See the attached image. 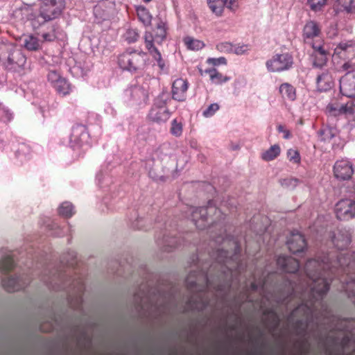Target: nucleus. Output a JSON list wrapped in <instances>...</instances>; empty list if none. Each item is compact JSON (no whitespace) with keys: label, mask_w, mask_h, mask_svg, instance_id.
I'll use <instances>...</instances> for the list:
<instances>
[{"label":"nucleus","mask_w":355,"mask_h":355,"mask_svg":"<svg viewBox=\"0 0 355 355\" xmlns=\"http://www.w3.org/2000/svg\"><path fill=\"white\" fill-rule=\"evenodd\" d=\"M27 150V147L25 145H21L20 148L19 149L17 154H19L20 152H25Z\"/></svg>","instance_id":"680f3d73"},{"label":"nucleus","mask_w":355,"mask_h":355,"mask_svg":"<svg viewBox=\"0 0 355 355\" xmlns=\"http://www.w3.org/2000/svg\"><path fill=\"white\" fill-rule=\"evenodd\" d=\"M144 53L134 51H125L119 57L118 62L123 70L137 71L143 64Z\"/></svg>","instance_id":"423d86ee"},{"label":"nucleus","mask_w":355,"mask_h":355,"mask_svg":"<svg viewBox=\"0 0 355 355\" xmlns=\"http://www.w3.org/2000/svg\"><path fill=\"white\" fill-rule=\"evenodd\" d=\"M289 250L296 254L302 252L306 247V241L299 232H293L287 241Z\"/></svg>","instance_id":"f3484780"},{"label":"nucleus","mask_w":355,"mask_h":355,"mask_svg":"<svg viewBox=\"0 0 355 355\" xmlns=\"http://www.w3.org/2000/svg\"><path fill=\"white\" fill-rule=\"evenodd\" d=\"M313 52L311 54V59L313 65L315 67L322 68L326 65L327 62L328 53L324 48L322 41H319L318 43H312Z\"/></svg>","instance_id":"9b49d317"},{"label":"nucleus","mask_w":355,"mask_h":355,"mask_svg":"<svg viewBox=\"0 0 355 355\" xmlns=\"http://www.w3.org/2000/svg\"><path fill=\"white\" fill-rule=\"evenodd\" d=\"M153 58L157 61V65L162 71L166 69L164 61L162 60L160 52L156 48L149 52Z\"/></svg>","instance_id":"ea45409f"},{"label":"nucleus","mask_w":355,"mask_h":355,"mask_svg":"<svg viewBox=\"0 0 355 355\" xmlns=\"http://www.w3.org/2000/svg\"><path fill=\"white\" fill-rule=\"evenodd\" d=\"M216 49L221 53H232L233 45L227 42H221L216 46Z\"/></svg>","instance_id":"37998d69"},{"label":"nucleus","mask_w":355,"mask_h":355,"mask_svg":"<svg viewBox=\"0 0 355 355\" xmlns=\"http://www.w3.org/2000/svg\"><path fill=\"white\" fill-rule=\"evenodd\" d=\"M48 80L54 86L62 77L56 71H50L47 76Z\"/></svg>","instance_id":"8fccbe9b"},{"label":"nucleus","mask_w":355,"mask_h":355,"mask_svg":"<svg viewBox=\"0 0 355 355\" xmlns=\"http://www.w3.org/2000/svg\"><path fill=\"white\" fill-rule=\"evenodd\" d=\"M317 88L320 92L329 90L334 85V80L331 75L328 71H322L318 74L316 78Z\"/></svg>","instance_id":"5701e85b"},{"label":"nucleus","mask_w":355,"mask_h":355,"mask_svg":"<svg viewBox=\"0 0 355 355\" xmlns=\"http://www.w3.org/2000/svg\"><path fill=\"white\" fill-rule=\"evenodd\" d=\"M338 3L347 12H355V0H338Z\"/></svg>","instance_id":"58836bf2"},{"label":"nucleus","mask_w":355,"mask_h":355,"mask_svg":"<svg viewBox=\"0 0 355 355\" xmlns=\"http://www.w3.org/2000/svg\"><path fill=\"white\" fill-rule=\"evenodd\" d=\"M351 241L350 234L347 230H338L334 234L332 243L338 250L346 249Z\"/></svg>","instance_id":"aec40b11"},{"label":"nucleus","mask_w":355,"mask_h":355,"mask_svg":"<svg viewBox=\"0 0 355 355\" xmlns=\"http://www.w3.org/2000/svg\"><path fill=\"white\" fill-rule=\"evenodd\" d=\"M280 151L279 146L275 144L263 152L261 155V157L263 160L271 161L275 159L280 154Z\"/></svg>","instance_id":"c756f323"},{"label":"nucleus","mask_w":355,"mask_h":355,"mask_svg":"<svg viewBox=\"0 0 355 355\" xmlns=\"http://www.w3.org/2000/svg\"><path fill=\"white\" fill-rule=\"evenodd\" d=\"M207 3L216 15L222 14L225 6L230 10H235L238 7L237 0H207Z\"/></svg>","instance_id":"dca6fc26"},{"label":"nucleus","mask_w":355,"mask_h":355,"mask_svg":"<svg viewBox=\"0 0 355 355\" xmlns=\"http://www.w3.org/2000/svg\"><path fill=\"white\" fill-rule=\"evenodd\" d=\"M336 217L340 220H349L355 217V200L343 198L339 200L335 208Z\"/></svg>","instance_id":"1a4fd4ad"},{"label":"nucleus","mask_w":355,"mask_h":355,"mask_svg":"<svg viewBox=\"0 0 355 355\" xmlns=\"http://www.w3.org/2000/svg\"><path fill=\"white\" fill-rule=\"evenodd\" d=\"M345 253L336 254V261L332 263L329 260L335 255L331 253L327 257H317V259L309 260L305 265L306 279L305 282H300L302 293L300 298L302 303L292 312L291 317L295 318L301 315L298 320L302 324L308 325L309 321L316 315V304H320L324 295L329 288V282L326 276V270L340 268L341 272L346 273V277H342V289L345 291L349 297H355V252L350 255L353 260H349ZM355 303V300H354Z\"/></svg>","instance_id":"f257e3e1"},{"label":"nucleus","mask_w":355,"mask_h":355,"mask_svg":"<svg viewBox=\"0 0 355 355\" xmlns=\"http://www.w3.org/2000/svg\"><path fill=\"white\" fill-rule=\"evenodd\" d=\"M170 114L166 107V95L162 94L155 99L149 112L148 117L153 122L164 123L169 119Z\"/></svg>","instance_id":"6e6552de"},{"label":"nucleus","mask_w":355,"mask_h":355,"mask_svg":"<svg viewBox=\"0 0 355 355\" xmlns=\"http://www.w3.org/2000/svg\"><path fill=\"white\" fill-rule=\"evenodd\" d=\"M184 44L189 49L198 51L203 48L204 43L198 40L193 39L190 37H187L184 40Z\"/></svg>","instance_id":"72a5a7b5"},{"label":"nucleus","mask_w":355,"mask_h":355,"mask_svg":"<svg viewBox=\"0 0 355 355\" xmlns=\"http://www.w3.org/2000/svg\"><path fill=\"white\" fill-rule=\"evenodd\" d=\"M169 151L168 146L162 145L155 149L146 159V168L148 171L149 176L153 180H158L163 178V175L158 171L164 162L170 159Z\"/></svg>","instance_id":"20e7f679"},{"label":"nucleus","mask_w":355,"mask_h":355,"mask_svg":"<svg viewBox=\"0 0 355 355\" xmlns=\"http://www.w3.org/2000/svg\"><path fill=\"white\" fill-rule=\"evenodd\" d=\"M137 12L138 18L145 26L150 25L152 16L146 8L144 7H139L137 9Z\"/></svg>","instance_id":"2f4dec72"},{"label":"nucleus","mask_w":355,"mask_h":355,"mask_svg":"<svg viewBox=\"0 0 355 355\" xmlns=\"http://www.w3.org/2000/svg\"><path fill=\"white\" fill-rule=\"evenodd\" d=\"M171 132L175 137H180L182 133V125L175 119L172 121Z\"/></svg>","instance_id":"79ce46f5"},{"label":"nucleus","mask_w":355,"mask_h":355,"mask_svg":"<svg viewBox=\"0 0 355 355\" xmlns=\"http://www.w3.org/2000/svg\"><path fill=\"white\" fill-rule=\"evenodd\" d=\"M207 62L208 64L213 66L225 64L227 63L226 59L224 57H220L218 58H210L207 59Z\"/></svg>","instance_id":"603ef678"},{"label":"nucleus","mask_w":355,"mask_h":355,"mask_svg":"<svg viewBox=\"0 0 355 355\" xmlns=\"http://www.w3.org/2000/svg\"><path fill=\"white\" fill-rule=\"evenodd\" d=\"M26 63V58L19 49H14L9 53L7 66L10 69L20 71Z\"/></svg>","instance_id":"4468645a"},{"label":"nucleus","mask_w":355,"mask_h":355,"mask_svg":"<svg viewBox=\"0 0 355 355\" xmlns=\"http://www.w3.org/2000/svg\"><path fill=\"white\" fill-rule=\"evenodd\" d=\"M330 110L335 114H344L346 116L352 120L355 121V101L352 103H348L345 105L334 107L332 105H329Z\"/></svg>","instance_id":"b1692460"},{"label":"nucleus","mask_w":355,"mask_h":355,"mask_svg":"<svg viewBox=\"0 0 355 355\" xmlns=\"http://www.w3.org/2000/svg\"><path fill=\"white\" fill-rule=\"evenodd\" d=\"M219 110V105L218 103H212L209 105L202 112V115L205 117L212 116Z\"/></svg>","instance_id":"a19ab883"},{"label":"nucleus","mask_w":355,"mask_h":355,"mask_svg":"<svg viewBox=\"0 0 355 355\" xmlns=\"http://www.w3.org/2000/svg\"><path fill=\"white\" fill-rule=\"evenodd\" d=\"M201 276L203 278V280H205L206 282V288L209 289L210 286H209V283L207 276H205L204 274H201Z\"/></svg>","instance_id":"bf43d9fd"},{"label":"nucleus","mask_w":355,"mask_h":355,"mask_svg":"<svg viewBox=\"0 0 355 355\" xmlns=\"http://www.w3.org/2000/svg\"><path fill=\"white\" fill-rule=\"evenodd\" d=\"M145 39V44L146 47L150 52L153 49H156V47L154 46L153 41L155 40V37H153V35L150 33L146 32L144 35Z\"/></svg>","instance_id":"de8ad7c7"},{"label":"nucleus","mask_w":355,"mask_h":355,"mask_svg":"<svg viewBox=\"0 0 355 355\" xmlns=\"http://www.w3.org/2000/svg\"><path fill=\"white\" fill-rule=\"evenodd\" d=\"M58 212L60 215L65 217L70 218L71 217L74 213V208L72 204L69 202H64L60 205L58 208Z\"/></svg>","instance_id":"7c9ffc66"},{"label":"nucleus","mask_w":355,"mask_h":355,"mask_svg":"<svg viewBox=\"0 0 355 355\" xmlns=\"http://www.w3.org/2000/svg\"><path fill=\"white\" fill-rule=\"evenodd\" d=\"M277 130L280 133H282L283 134V137L285 139H288L291 138V132L288 130H286L285 128V127L282 125H279L277 127Z\"/></svg>","instance_id":"4d7b16f0"},{"label":"nucleus","mask_w":355,"mask_h":355,"mask_svg":"<svg viewBox=\"0 0 355 355\" xmlns=\"http://www.w3.org/2000/svg\"><path fill=\"white\" fill-rule=\"evenodd\" d=\"M55 90L63 96L69 94L71 91L70 85L68 82L63 78H62L58 83L53 86Z\"/></svg>","instance_id":"473e14b6"},{"label":"nucleus","mask_w":355,"mask_h":355,"mask_svg":"<svg viewBox=\"0 0 355 355\" xmlns=\"http://www.w3.org/2000/svg\"><path fill=\"white\" fill-rule=\"evenodd\" d=\"M251 286H252V290H256V289L257 288V285L255 284V283H252V284H251Z\"/></svg>","instance_id":"0e129e2a"},{"label":"nucleus","mask_w":355,"mask_h":355,"mask_svg":"<svg viewBox=\"0 0 355 355\" xmlns=\"http://www.w3.org/2000/svg\"><path fill=\"white\" fill-rule=\"evenodd\" d=\"M64 8V0H42L39 16L32 21L34 28L57 18Z\"/></svg>","instance_id":"7ed1b4c3"},{"label":"nucleus","mask_w":355,"mask_h":355,"mask_svg":"<svg viewBox=\"0 0 355 355\" xmlns=\"http://www.w3.org/2000/svg\"><path fill=\"white\" fill-rule=\"evenodd\" d=\"M71 287L72 289H73L76 292L78 293V295H80L83 290V282L80 279H77L72 283Z\"/></svg>","instance_id":"5fc2aeb1"},{"label":"nucleus","mask_w":355,"mask_h":355,"mask_svg":"<svg viewBox=\"0 0 355 355\" xmlns=\"http://www.w3.org/2000/svg\"><path fill=\"white\" fill-rule=\"evenodd\" d=\"M78 303H79L80 302H81V299H80V296H78Z\"/></svg>","instance_id":"338daca9"},{"label":"nucleus","mask_w":355,"mask_h":355,"mask_svg":"<svg viewBox=\"0 0 355 355\" xmlns=\"http://www.w3.org/2000/svg\"><path fill=\"white\" fill-rule=\"evenodd\" d=\"M354 322L351 320L343 319L338 322L336 329L343 332H349Z\"/></svg>","instance_id":"4c0bfd02"},{"label":"nucleus","mask_w":355,"mask_h":355,"mask_svg":"<svg viewBox=\"0 0 355 355\" xmlns=\"http://www.w3.org/2000/svg\"><path fill=\"white\" fill-rule=\"evenodd\" d=\"M159 245H162L164 251H171L177 246V239L174 237H164Z\"/></svg>","instance_id":"e433bc0d"},{"label":"nucleus","mask_w":355,"mask_h":355,"mask_svg":"<svg viewBox=\"0 0 355 355\" xmlns=\"http://www.w3.org/2000/svg\"><path fill=\"white\" fill-rule=\"evenodd\" d=\"M132 97L134 98H140L141 96H144L146 95L145 91L139 87H135L131 89Z\"/></svg>","instance_id":"6e6d98bb"},{"label":"nucleus","mask_w":355,"mask_h":355,"mask_svg":"<svg viewBox=\"0 0 355 355\" xmlns=\"http://www.w3.org/2000/svg\"><path fill=\"white\" fill-rule=\"evenodd\" d=\"M187 209L191 220L196 226L200 230L216 222V220L212 218V215L216 216V217L221 215L220 211L211 204H209L207 207H188Z\"/></svg>","instance_id":"39448f33"},{"label":"nucleus","mask_w":355,"mask_h":355,"mask_svg":"<svg viewBox=\"0 0 355 355\" xmlns=\"http://www.w3.org/2000/svg\"><path fill=\"white\" fill-rule=\"evenodd\" d=\"M334 173L337 179L341 180H349L354 173L352 164L347 159L338 160L334 164Z\"/></svg>","instance_id":"ddd939ff"},{"label":"nucleus","mask_w":355,"mask_h":355,"mask_svg":"<svg viewBox=\"0 0 355 355\" xmlns=\"http://www.w3.org/2000/svg\"><path fill=\"white\" fill-rule=\"evenodd\" d=\"M310 7L313 11H318L325 5L326 0H308Z\"/></svg>","instance_id":"c03bdc74"},{"label":"nucleus","mask_w":355,"mask_h":355,"mask_svg":"<svg viewBox=\"0 0 355 355\" xmlns=\"http://www.w3.org/2000/svg\"><path fill=\"white\" fill-rule=\"evenodd\" d=\"M277 263L283 270L287 272H296L300 266L299 261L295 259L287 256H279Z\"/></svg>","instance_id":"4be33fe9"},{"label":"nucleus","mask_w":355,"mask_h":355,"mask_svg":"<svg viewBox=\"0 0 355 355\" xmlns=\"http://www.w3.org/2000/svg\"><path fill=\"white\" fill-rule=\"evenodd\" d=\"M298 184V180L295 178H286L281 180L282 186L288 189H294Z\"/></svg>","instance_id":"09e8293b"},{"label":"nucleus","mask_w":355,"mask_h":355,"mask_svg":"<svg viewBox=\"0 0 355 355\" xmlns=\"http://www.w3.org/2000/svg\"><path fill=\"white\" fill-rule=\"evenodd\" d=\"M229 254L230 253L228 251L221 250L218 252V256L217 259L219 262H223L226 265L228 270H230L231 276H232V268H234V266L232 265V262H234V259H237V256L235 254L234 257L233 258L232 257H230Z\"/></svg>","instance_id":"bb28decb"},{"label":"nucleus","mask_w":355,"mask_h":355,"mask_svg":"<svg viewBox=\"0 0 355 355\" xmlns=\"http://www.w3.org/2000/svg\"><path fill=\"white\" fill-rule=\"evenodd\" d=\"M351 341V339L349 338V336L347 334L343 335V338L340 339V338H336L334 340V343L335 345H340L343 349H345L348 347L349 343Z\"/></svg>","instance_id":"a18cd8bd"},{"label":"nucleus","mask_w":355,"mask_h":355,"mask_svg":"<svg viewBox=\"0 0 355 355\" xmlns=\"http://www.w3.org/2000/svg\"><path fill=\"white\" fill-rule=\"evenodd\" d=\"M205 73L209 76L211 81L214 84H222L223 83H225L230 79V77L223 76L214 68L206 69Z\"/></svg>","instance_id":"a878e982"},{"label":"nucleus","mask_w":355,"mask_h":355,"mask_svg":"<svg viewBox=\"0 0 355 355\" xmlns=\"http://www.w3.org/2000/svg\"><path fill=\"white\" fill-rule=\"evenodd\" d=\"M0 272L3 274L8 273L15 267L12 252L7 248H3L0 252Z\"/></svg>","instance_id":"6ab92c4d"},{"label":"nucleus","mask_w":355,"mask_h":355,"mask_svg":"<svg viewBox=\"0 0 355 355\" xmlns=\"http://www.w3.org/2000/svg\"><path fill=\"white\" fill-rule=\"evenodd\" d=\"M42 36L44 41H46V42H52V41L55 40L56 38L55 34L54 33V30H53V31L51 33H43Z\"/></svg>","instance_id":"13d9d810"},{"label":"nucleus","mask_w":355,"mask_h":355,"mask_svg":"<svg viewBox=\"0 0 355 355\" xmlns=\"http://www.w3.org/2000/svg\"><path fill=\"white\" fill-rule=\"evenodd\" d=\"M187 89L188 83L187 80L182 78L176 79L172 85L173 98L179 101H184Z\"/></svg>","instance_id":"a211bd4d"},{"label":"nucleus","mask_w":355,"mask_h":355,"mask_svg":"<svg viewBox=\"0 0 355 355\" xmlns=\"http://www.w3.org/2000/svg\"><path fill=\"white\" fill-rule=\"evenodd\" d=\"M166 24L164 22L160 21L157 24V31L155 35V41L157 43H161L166 37Z\"/></svg>","instance_id":"f704fd0d"},{"label":"nucleus","mask_w":355,"mask_h":355,"mask_svg":"<svg viewBox=\"0 0 355 355\" xmlns=\"http://www.w3.org/2000/svg\"><path fill=\"white\" fill-rule=\"evenodd\" d=\"M24 46L28 51H37L40 48L38 38L33 35H27L23 39Z\"/></svg>","instance_id":"cd10ccee"},{"label":"nucleus","mask_w":355,"mask_h":355,"mask_svg":"<svg viewBox=\"0 0 355 355\" xmlns=\"http://www.w3.org/2000/svg\"><path fill=\"white\" fill-rule=\"evenodd\" d=\"M208 305V302H202L201 305H196V308L202 309L205 308Z\"/></svg>","instance_id":"052dcab7"},{"label":"nucleus","mask_w":355,"mask_h":355,"mask_svg":"<svg viewBox=\"0 0 355 355\" xmlns=\"http://www.w3.org/2000/svg\"><path fill=\"white\" fill-rule=\"evenodd\" d=\"M249 51V48L248 45L243 44L239 46H233L232 53H234L237 55H242L247 53Z\"/></svg>","instance_id":"3c124183"},{"label":"nucleus","mask_w":355,"mask_h":355,"mask_svg":"<svg viewBox=\"0 0 355 355\" xmlns=\"http://www.w3.org/2000/svg\"><path fill=\"white\" fill-rule=\"evenodd\" d=\"M235 250L236 251L239 250V246L237 245L236 243H235Z\"/></svg>","instance_id":"69168bd1"},{"label":"nucleus","mask_w":355,"mask_h":355,"mask_svg":"<svg viewBox=\"0 0 355 355\" xmlns=\"http://www.w3.org/2000/svg\"><path fill=\"white\" fill-rule=\"evenodd\" d=\"M198 281L199 278L196 277V272H191L186 280L189 289L192 291H202V289L198 288Z\"/></svg>","instance_id":"c9c22d12"},{"label":"nucleus","mask_w":355,"mask_h":355,"mask_svg":"<svg viewBox=\"0 0 355 355\" xmlns=\"http://www.w3.org/2000/svg\"><path fill=\"white\" fill-rule=\"evenodd\" d=\"M88 135L86 128L82 125L73 127L70 136V144L73 148H79L87 142Z\"/></svg>","instance_id":"2eb2a0df"},{"label":"nucleus","mask_w":355,"mask_h":355,"mask_svg":"<svg viewBox=\"0 0 355 355\" xmlns=\"http://www.w3.org/2000/svg\"><path fill=\"white\" fill-rule=\"evenodd\" d=\"M334 54L345 60L342 68L348 73L340 80V93L347 97H355V42H341L334 49Z\"/></svg>","instance_id":"f03ea898"},{"label":"nucleus","mask_w":355,"mask_h":355,"mask_svg":"<svg viewBox=\"0 0 355 355\" xmlns=\"http://www.w3.org/2000/svg\"><path fill=\"white\" fill-rule=\"evenodd\" d=\"M138 37L139 35L135 30H128L126 32V40H128L129 43L137 41Z\"/></svg>","instance_id":"864d4df0"},{"label":"nucleus","mask_w":355,"mask_h":355,"mask_svg":"<svg viewBox=\"0 0 355 355\" xmlns=\"http://www.w3.org/2000/svg\"><path fill=\"white\" fill-rule=\"evenodd\" d=\"M216 291L218 293H222L223 291V288H222V286H218Z\"/></svg>","instance_id":"e2e57ef3"},{"label":"nucleus","mask_w":355,"mask_h":355,"mask_svg":"<svg viewBox=\"0 0 355 355\" xmlns=\"http://www.w3.org/2000/svg\"><path fill=\"white\" fill-rule=\"evenodd\" d=\"M116 12V3L112 0L101 1L94 8L96 17L101 20L110 19Z\"/></svg>","instance_id":"9d476101"},{"label":"nucleus","mask_w":355,"mask_h":355,"mask_svg":"<svg viewBox=\"0 0 355 355\" xmlns=\"http://www.w3.org/2000/svg\"><path fill=\"white\" fill-rule=\"evenodd\" d=\"M320 33V28L318 24L313 21L306 22L303 29V38L306 44L311 45L312 40L314 37L319 36Z\"/></svg>","instance_id":"412c9836"},{"label":"nucleus","mask_w":355,"mask_h":355,"mask_svg":"<svg viewBox=\"0 0 355 355\" xmlns=\"http://www.w3.org/2000/svg\"><path fill=\"white\" fill-rule=\"evenodd\" d=\"M352 355H355V350L354 351Z\"/></svg>","instance_id":"774afa93"},{"label":"nucleus","mask_w":355,"mask_h":355,"mask_svg":"<svg viewBox=\"0 0 355 355\" xmlns=\"http://www.w3.org/2000/svg\"><path fill=\"white\" fill-rule=\"evenodd\" d=\"M287 157L293 163L297 164L300 162V155L297 150L295 149H289L287 152Z\"/></svg>","instance_id":"49530a36"},{"label":"nucleus","mask_w":355,"mask_h":355,"mask_svg":"<svg viewBox=\"0 0 355 355\" xmlns=\"http://www.w3.org/2000/svg\"><path fill=\"white\" fill-rule=\"evenodd\" d=\"M279 92L282 97L291 101H294L296 99V89L295 88L288 83H284L280 85Z\"/></svg>","instance_id":"393cba45"},{"label":"nucleus","mask_w":355,"mask_h":355,"mask_svg":"<svg viewBox=\"0 0 355 355\" xmlns=\"http://www.w3.org/2000/svg\"><path fill=\"white\" fill-rule=\"evenodd\" d=\"M293 64V57L288 53H277L266 62V68L270 72H282L289 70Z\"/></svg>","instance_id":"0eeeda50"},{"label":"nucleus","mask_w":355,"mask_h":355,"mask_svg":"<svg viewBox=\"0 0 355 355\" xmlns=\"http://www.w3.org/2000/svg\"><path fill=\"white\" fill-rule=\"evenodd\" d=\"M30 282L27 276H14L2 279L3 288L8 292H15L25 288Z\"/></svg>","instance_id":"f8f14e48"},{"label":"nucleus","mask_w":355,"mask_h":355,"mask_svg":"<svg viewBox=\"0 0 355 355\" xmlns=\"http://www.w3.org/2000/svg\"><path fill=\"white\" fill-rule=\"evenodd\" d=\"M321 139L324 141H330L338 134V130L334 127L327 126L319 132Z\"/></svg>","instance_id":"c85d7f7f"}]
</instances>
